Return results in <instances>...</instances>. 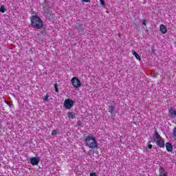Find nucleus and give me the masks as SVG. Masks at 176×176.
<instances>
[{
  "label": "nucleus",
  "instance_id": "nucleus-26",
  "mask_svg": "<svg viewBox=\"0 0 176 176\" xmlns=\"http://www.w3.org/2000/svg\"><path fill=\"white\" fill-rule=\"evenodd\" d=\"M84 2H90V0H82Z\"/></svg>",
  "mask_w": 176,
  "mask_h": 176
},
{
  "label": "nucleus",
  "instance_id": "nucleus-21",
  "mask_svg": "<svg viewBox=\"0 0 176 176\" xmlns=\"http://www.w3.org/2000/svg\"><path fill=\"white\" fill-rule=\"evenodd\" d=\"M90 176H97V174L96 173L91 172Z\"/></svg>",
  "mask_w": 176,
  "mask_h": 176
},
{
  "label": "nucleus",
  "instance_id": "nucleus-18",
  "mask_svg": "<svg viewBox=\"0 0 176 176\" xmlns=\"http://www.w3.org/2000/svg\"><path fill=\"white\" fill-rule=\"evenodd\" d=\"M82 27H83L82 24H78V25L77 27V29L78 30H82Z\"/></svg>",
  "mask_w": 176,
  "mask_h": 176
},
{
  "label": "nucleus",
  "instance_id": "nucleus-25",
  "mask_svg": "<svg viewBox=\"0 0 176 176\" xmlns=\"http://www.w3.org/2000/svg\"><path fill=\"white\" fill-rule=\"evenodd\" d=\"M86 155H87L88 156H90V155H91V153H90V151H88L87 153H85Z\"/></svg>",
  "mask_w": 176,
  "mask_h": 176
},
{
  "label": "nucleus",
  "instance_id": "nucleus-17",
  "mask_svg": "<svg viewBox=\"0 0 176 176\" xmlns=\"http://www.w3.org/2000/svg\"><path fill=\"white\" fill-rule=\"evenodd\" d=\"M57 134V131L56 129H54L52 131V135H56Z\"/></svg>",
  "mask_w": 176,
  "mask_h": 176
},
{
  "label": "nucleus",
  "instance_id": "nucleus-10",
  "mask_svg": "<svg viewBox=\"0 0 176 176\" xmlns=\"http://www.w3.org/2000/svg\"><path fill=\"white\" fill-rule=\"evenodd\" d=\"M168 112L170 115V116H172L173 118H175L176 116V110L174 109V108H170L169 110H168Z\"/></svg>",
  "mask_w": 176,
  "mask_h": 176
},
{
  "label": "nucleus",
  "instance_id": "nucleus-2",
  "mask_svg": "<svg viewBox=\"0 0 176 176\" xmlns=\"http://www.w3.org/2000/svg\"><path fill=\"white\" fill-rule=\"evenodd\" d=\"M31 24L33 28L41 30L43 27V21L38 15H33L31 17Z\"/></svg>",
  "mask_w": 176,
  "mask_h": 176
},
{
  "label": "nucleus",
  "instance_id": "nucleus-12",
  "mask_svg": "<svg viewBox=\"0 0 176 176\" xmlns=\"http://www.w3.org/2000/svg\"><path fill=\"white\" fill-rule=\"evenodd\" d=\"M67 116H68V118H70V119H75L76 115L73 112L69 111L67 113Z\"/></svg>",
  "mask_w": 176,
  "mask_h": 176
},
{
  "label": "nucleus",
  "instance_id": "nucleus-3",
  "mask_svg": "<svg viewBox=\"0 0 176 176\" xmlns=\"http://www.w3.org/2000/svg\"><path fill=\"white\" fill-rule=\"evenodd\" d=\"M155 137L154 141L156 142L157 146L160 148H164V139L160 137L157 131H155Z\"/></svg>",
  "mask_w": 176,
  "mask_h": 176
},
{
  "label": "nucleus",
  "instance_id": "nucleus-27",
  "mask_svg": "<svg viewBox=\"0 0 176 176\" xmlns=\"http://www.w3.org/2000/svg\"><path fill=\"white\" fill-rule=\"evenodd\" d=\"M162 170H163V167L160 168V171H162Z\"/></svg>",
  "mask_w": 176,
  "mask_h": 176
},
{
  "label": "nucleus",
  "instance_id": "nucleus-4",
  "mask_svg": "<svg viewBox=\"0 0 176 176\" xmlns=\"http://www.w3.org/2000/svg\"><path fill=\"white\" fill-rule=\"evenodd\" d=\"M72 85L75 89H79L82 86V82L78 77H73L71 80Z\"/></svg>",
  "mask_w": 176,
  "mask_h": 176
},
{
  "label": "nucleus",
  "instance_id": "nucleus-29",
  "mask_svg": "<svg viewBox=\"0 0 176 176\" xmlns=\"http://www.w3.org/2000/svg\"><path fill=\"white\" fill-rule=\"evenodd\" d=\"M84 152H86V151H85V150H84Z\"/></svg>",
  "mask_w": 176,
  "mask_h": 176
},
{
  "label": "nucleus",
  "instance_id": "nucleus-14",
  "mask_svg": "<svg viewBox=\"0 0 176 176\" xmlns=\"http://www.w3.org/2000/svg\"><path fill=\"white\" fill-rule=\"evenodd\" d=\"M6 11V8H5V6H3V5L1 6V7H0V12L1 13H5Z\"/></svg>",
  "mask_w": 176,
  "mask_h": 176
},
{
  "label": "nucleus",
  "instance_id": "nucleus-20",
  "mask_svg": "<svg viewBox=\"0 0 176 176\" xmlns=\"http://www.w3.org/2000/svg\"><path fill=\"white\" fill-rule=\"evenodd\" d=\"M142 25H146V20H145V19L142 20Z\"/></svg>",
  "mask_w": 176,
  "mask_h": 176
},
{
  "label": "nucleus",
  "instance_id": "nucleus-6",
  "mask_svg": "<svg viewBox=\"0 0 176 176\" xmlns=\"http://www.w3.org/2000/svg\"><path fill=\"white\" fill-rule=\"evenodd\" d=\"M39 162H41V160L38 157H34L30 158V163L32 166H38V164H39Z\"/></svg>",
  "mask_w": 176,
  "mask_h": 176
},
{
  "label": "nucleus",
  "instance_id": "nucleus-23",
  "mask_svg": "<svg viewBox=\"0 0 176 176\" xmlns=\"http://www.w3.org/2000/svg\"><path fill=\"white\" fill-rule=\"evenodd\" d=\"M77 124H78V126H82V121L78 120V121L77 122Z\"/></svg>",
  "mask_w": 176,
  "mask_h": 176
},
{
  "label": "nucleus",
  "instance_id": "nucleus-22",
  "mask_svg": "<svg viewBox=\"0 0 176 176\" xmlns=\"http://www.w3.org/2000/svg\"><path fill=\"white\" fill-rule=\"evenodd\" d=\"M4 102H5L6 104H7V105H8L9 107H10V102L9 101L5 100Z\"/></svg>",
  "mask_w": 176,
  "mask_h": 176
},
{
  "label": "nucleus",
  "instance_id": "nucleus-8",
  "mask_svg": "<svg viewBox=\"0 0 176 176\" xmlns=\"http://www.w3.org/2000/svg\"><path fill=\"white\" fill-rule=\"evenodd\" d=\"M45 12L47 16H48L50 19H54V14L52 12V10H50V8H48Z\"/></svg>",
  "mask_w": 176,
  "mask_h": 176
},
{
  "label": "nucleus",
  "instance_id": "nucleus-19",
  "mask_svg": "<svg viewBox=\"0 0 176 176\" xmlns=\"http://www.w3.org/2000/svg\"><path fill=\"white\" fill-rule=\"evenodd\" d=\"M100 4L102 6H105V1L104 0H100Z\"/></svg>",
  "mask_w": 176,
  "mask_h": 176
},
{
  "label": "nucleus",
  "instance_id": "nucleus-24",
  "mask_svg": "<svg viewBox=\"0 0 176 176\" xmlns=\"http://www.w3.org/2000/svg\"><path fill=\"white\" fill-rule=\"evenodd\" d=\"M153 146L152 144H148V149H152Z\"/></svg>",
  "mask_w": 176,
  "mask_h": 176
},
{
  "label": "nucleus",
  "instance_id": "nucleus-16",
  "mask_svg": "<svg viewBox=\"0 0 176 176\" xmlns=\"http://www.w3.org/2000/svg\"><path fill=\"white\" fill-rule=\"evenodd\" d=\"M54 88L56 93H58V87H57V84L54 85Z\"/></svg>",
  "mask_w": 176,
  "mask_h": 176
},
{
  "label": "nucleus",
  "instance_id": "nucleus-5",
  "mask_svg": "<svg viewBox=\"0 0 176 176\" xmlns=\"http://www.w3.org/2000/svg\"><path fill=\"white\" fill-rule=\"evenodd\" d=\"M75 103V101H74L72 99H65L63 103V105L66 109H71L72 107H74V104Z\"/></svg>",
  "mask_w": 176,
  "mask_h": 176
},
{
  "label": "nucleus",
  "instance_id": "nucleus-9",
  "mask_svg": "<svg viewBox=\"0 0 176 176\" xmlns=\"http://www.w3.org/2000/svg\"><path fill=\"white\" fill-rule=\"evenodd\" d=\"M165 146L168 152H173V144H171V143L166 142Z\"/></svg>",
  "mask_w": 176,
  "mask_h": 176
},
{
  "label": "nucleus",
  "instance_id": "nucleus-1",
  "mask_svg": "<svg viewBox=\"0 0 176 176\" xmlns=\"http://www.w3.org/2000/svg\"><path fill=\"white\" fill-rule=\"evenodd\" d=\"M84 142L86 146H88L90 149H97V148H98L97 140H96V138L91 134L86 137L84 140Z\"/></svg>",
  "mask_w": 176,
  "mask_h": 176
},
{
  "label": "nucleus",
  "instance_id": "nucleus-13",
  "mask_svg": "<svg viewBox=\"0 0 176 176\" xmlns=\"http://www.w3.org/2000/svg\"><path fill=\"white\" fill-rule=\"evenodd\" d=\"M113 111H115V107L111 105V106H109V113L112 114L113 113Z\"/></svg>",
  "mask_w": 176,
  "mask_h": 176
},
{
  "label": "nucleus",
  "instance_id": "nucleus-15",
  "mask_svg": "<svg viewBox=\"0 0 176 176\" xmlns=\"http://www.w3.org/2000/svg\"><path fill=\"white\" fill-rule=\"evenodd\" d=\"M43 100H44L45 101H49V95L46 94V95L44 96Z\"/></svg>",
  "mask_w": 176,
  "mask_h": 176
},
{
  "label": "nucleus",
  "instance_id": "nucleus-28",
  "mask_svg": "<svg viewBox=\"0 0 176 176\" xmlns=\"http://www.w3.org/2000/svg\"><path fill=\"white\" fill-rule=\"evenodd\" d=\"M143 3H146V2H144Z\"/></svg>",
  "mask_w": 176,
  "mask_h": 176
},
{
  "label": "nucleus",
  "instance_id": "nucleus-7",
  "mask_svg": "<svg viewBox=\"0 0 176 176\" xmlns=\"http://www.w3.org/2000/svg\"><path fill=\"white\" fill-rule=\"evenodd\" d=\"M160 31L163 35L167 34V27L164 24H161L160 25Z\"/></svg>",
  "mask_w": 176,
  "mask_h": 176
},
{
  "label": "nucleus",
  "instance_id": "nucleus-11",
  "mask_svg": "<svg viewBox=\"0 0 176 176\" xmlns=\"http://www.w3.org/2000/svg\"><path fill=\"white\" fill-rule=\"evenodd\" d=\"M132 53L133 56H135L137 60H139V61H141V56H140V55L135 51L133 50Z\"/></svg>",
  "mask_w": 176,
  "mask_h": 176
}]
</instances>
